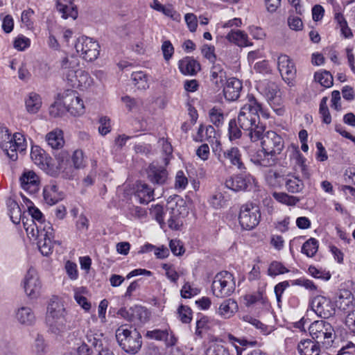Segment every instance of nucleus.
Segmentation results:
<instances>
[{"mask_svg": "<svg viewBox=\"0 0 355 355\" xmlns=\"http://www.w3.org/2000/svg\"><path fill=\"white\" fill-rule=\"evenodd\" d=\"M259 113L266 119L269 117L257 98L252 94L248 95L247 102L241 107L238 114L237 122L253 142L259 140L266 130L265 124L260 121Z\"/></svg>", "mask_w": 355, "mask_h": 355, "instance_id": "obj_1", "label": "nucleus"}, {"mask_svg": "<svg viewBox=\"0 0 355 355\" xmlns=\"http://www.w3.org/2000/svg\"><path fill=\"white\" fill-rule=\"evenodd\" d=\"M45 322L48 331L56 336H62L75 327L72 315L57 296H53L49 302Z\"/></svg>", "mask_w": 355, "mask_h": 355, "instance_id": "obj_2", "label": "nucleus"}, {"mask_svg": "<svg viewBox=\"0 0 355 355\" xmlns=\"http://www.w3.org/2000/svg\"><path fill=\"white\" fill-rule=\"evenodd\" d=\"M24 229L29 238L37 240L39 250L43 255L48 256L52 252L53 230L51 224L47 223L42 228V224L37 225L32 220L30 224L24 222Z\"/></svg>", "mask_w": 355, "mask_h": 355, "instance_id": "obj_3", "label": "nucleus"}, {"mask_svg": "<svg viewBox=\"0 0 355 355\" xmlns=\"http://www.w3.org/2000/svg\"><path fill=\"white\" fill-rule=\"evenodd\" d=\"M116 339L123 351L132 354L137 353L142 345L140 333L128 324H122L116 330Z\"/></svg>", "mask_w": 355, "mask_h": 355, "instance_id": "obj_4", "label": "nucleus"}, {"mask_svg": "<svg viewBox=\"0 0 355 355\" xmlns=\"http://www.w3.org/2000/svg\"><path fill=\"white\" fill-rule=\"evenodd\" d=\"M309 331L311 338L326 348L331 345L336 337L333 326L322 320L312 322Z\"/></svg>", "mask_w": 355, "mask_h": 355, "instance_id": "obj_5", "label": "nucleus"}, {"mask_svg": "<svg viewBox=\"0 0 355 355\" xmlns=\"http://www.w3.org/2000/svg\"><path fill=\"white\" fill-rule=\"evenodd\" d=\"M234 285L232 275L223 270L215 276L211 288L216 297L223 298L231 295L234 291Z\"/></svg>", "mask_w": 355, "mask_h": 355, "instance_id": "obj_6", "label": "nucleus"}, {"mask_svg": "<svg viewBox=\"0 0 355 355\" xmlns=\"http://www.w3.org/2000/svg\"><path fill=\"white\" fill-rule=\"evenodd\" d=\"M75 48L80 57L89 62L97 59L100 53V45L98 42L87 36L79 37L76 42Z\"/></svg>", "mask_w": 355, "mask_h": 355, "instance_id": "obj_7", "label": "nucleus"}, {"mask_svg": "<svg viewBox=\"0 0 355 355\" xmlns=\"http://www.w3.org/2000/svg\"><path fill=\"white\" fill-rule=\"evenodd\" d=\"M261 214L258 206L246 204L241 207L239 216V223L243 229H254L260 221Z\"/></svg>", "mask_w": 355, "mask_h": 355, "instance_id": "obj_8", "label": "nucleus"}, {"mask_svg": "<svg viewBox=\"0 0 355 355\" xmlns=\"http://www.w3.org/2000/svg\"><path fill=\"white\" fill-rule=\"evenodd\" d=\"M213 151L217 156L219 162L223 163L225 159H227L231 164L236 166L239 170L243 171L245 169L242 161L241 153L237 147H231L224 150L222 153L220 142L216 139V147L213 148Z\"/></svg>", "mask_w": 355, "mask_h": 355, "instance_id": "obj_9", "label": "nucleus"}, {"mask_svg": "<svg viewBox=\"0 0 355 355\" xmlns=\"http://www.w3.org/2000/svg\"><path fill=\"white\" fill-rule=\"evenodd\" d=\"M260 139L262 148L275 158L284 147L283 139L274 131H268L264 135L263 133Z\"/></svg>", "mask_w": 355, "mask_h": 355, "instance_id": "obj_10", "label": "nucleus"}, {"mask_svg": "<svg viewBox=\"0 0 355 355\" xmlns=\"http://www.w3.org/2000/svg\"><path fill=\"white\" fill-rule=\"evenodd\" d=\"M24 288L26 295L32 299L40 295L42 284L35 268L28 270L24 279Z\"/></svg>", "mask_w": 355, "mask_h": 355, "instance_id": "obj_11", "label": "nucleus"}, {"mask_svg": "<svg viewBox=\"0 0 355 355\" xmlns=\"http://www.w3.org/2000/svg\"><path fill=\"white\" fill-rule=\"evenodd\" d=\"M62 101L64 106L71 115L80 116L85 112L83 101L76 91L67 90L62 96Z\"/></svg>", "mask_w": 355, "mask_h": 355, "instance_id": "obj_12", "label": "nucleus"}, {"mask_svg": "<svg viewBox=\"0 0 355 355\" xmlns=\"http://www.w3.org/2000/svg\"><path fill=\"white\" fill-rule=\"evenodd\" d=\"M311 308L318 316L324 318H329L335 313L334 306L330 300L320 295L313 299Z\"/></svg>", "mask_w": 355, "mask_h": 355, "instance_id": "obj_13", "label": "nucleus"}, {"mask_svg": "<svg viewBox=\"0 0 355 355\" xmlns=\"http://www.w3.org/2000/svg\"><path fill=\"white\" fill-rule=\"evenodd\" d=\"M278 69L283 79L289 85L295 78L296 69L294 63L286 55H281L277 59Z\"/></svg>", "mask_w": 355, "mask_h": 355, "instance_id": "obj_14", "label": "nucleus"}, {"mask_svg": "<svg viewBox=\"0 0 355 355\" xmlns=\"http://www.w3.org/2000/svg\"><path fill=\"white\" fill-rule=\"evenodd\" d=\"M253 178L247 175H234L228 178L225 185L226 188L231 189L235 192L245 191L248 186L251 184Z\"/></svg>", "mask_w": 355, "mask_h": 355, "instance_id": "obj_15", "label": "nucleus"}, {"mask_svg": "<svg viewBox=\"0 0 355 355\" xmlns=\"http://www.w3.org/2000/svg\"><path fill=\"white\" fill-rule=\"evenodd\" d=\"M79 64V58L72 55H67L60 60V71L67 80L80 70Z\"/></svg>", "mask_w": 355, "mask_h": 355, "instance_id": "obj_16", "label": "nucleus"}, {"mask_svg": "<svg viewBox=\"0 0 355 355\" xmlns=\"http://www.w3.org/2000/svg\"><path fill=\"white\" fill-rule=\"evenodd\" d=\"M146 337L159 341H164L166 347H173L176 345L178 338L173 331L168 329H153L148 331Z\"/></svg>", "mask_w": 355, "mask_h": 355, "instance_id": "obj_17", "label": "nucleus"}, {"mask_svg": "<svg viewBox=\"0 0 355 355\" xmlns=\"http://www.w3.org/2000/svg\"><path fill=\"white\" fill-rule=\"evenodd\" d=\"M146 173L148 180L153 184L162 185L167 182L168 172L162 166L153 163L149 165Z\"/></svg>", "mask_w": 355, "mask_h": 355, "instance_id": "obj_18", "label": "nucleus"}, {"mask_svg": "<svg viewBox=\"0 0 355 355\" xmlns=\"http://www.w3.org/2000/svg\"><path fill=\"white\" fill-rule=\"evenodd\" d=\"M67 81L72 87L81 90L89 88L94 83L93 78L89 76V73L82 69L77 71Z\"/></svg>", "mask_w": 355, "mask_h": 355, "instance_id": "obj_19", "label": "nucleus"}, {"mask_svg": "<svg viewBox=\"0 0 355 355\" xmlns=\"http://www.w3.org/2000/svg\"><path fill=\"white\" fill-rule=\"evenodd\" d=\"M19 181L22 189L29 193H35L39 190V178L32 171L24 172L21 176Z\"/></svg>", "mask_w": 355, "mask_h": 355, "instance_id": "obj_20", "label": "nucleus"}, {"mask_svg": "<svg viewBox=\"0 0 355 355\" xmlns=\"http://www.w3.org/2000/svg\"><path fill=\"white\" fill-rule=\"evenodd\" d=\"M242 88V83L239 79L236 78L227 79L223 88L225 98L227 101L236 100L240 96Z\"/></svg>", "mask_w": 355, "mask_h": 355, "instance_id": "obj_21", "label": "nucleus"}, {"mask_svg": "<svg viewBox=\"0 0 355 355\" xmlns=\"http://www.w3.org/2000/svg\"><path fill=\"white\" fill-rule=\"evenodd\" d=\"M322 345L309 338L301 340L297 346L300 355H320Z\"/></svg>", "mask_w": 355, "mask_h": 355, "instance_id": "obj_22", "label": "nucleus"}, {"mask_svg": "<svg viewBox=\"0 0 355 355\" xmlns=\"http://www.w3.org/2000/svg\"><path fill=\"white\" fill-rule=\"evenodd\" d=\"M12 148H10L8 157L12 161L17 160V152H22L26 148V143L24 136L20 132H16L12 135Z\"/></svg>", "mask_w": 355, "mask_h": 355, "instance_id": "obj_23", "label": "nucleus"}, {"mask_svg": "<svg viewBox=\"0 0 355 355\" xmlns=\"http://www.w3.org/2000/svg\"><path fill=\"white\" fill-rule=\"evenodd\" d=\"M239 310L237 302L232 298L226 299L220 304L216 313L224 319L232 318Z\"/></svg>", "mask_w": 355, "mask_h": 355, "instance_id": "obj_24", "label": "nucleus"}, {"mask_svg": "<svg viewBox=\"0 0 355 355\" xmlns=\"http://www.w3.org/2000/svg\"><path fill=\"white\" fill-rule=\"evenodd\" d=\"M179 69L184 75L195 76L200 70V64L191 57H185L179 61Z\"/></svg>", "mask_w": 355, "mask_h": 355, "instance_id": "obj_25", "label": "nucleus"}, {"mask_svg": "<svg viewBox=\"0 0 355 355\" xmlns=\"http://www.w3.org/2000/svg\"><path fill=\"white\" fill-rule=\"evenodd\" d=\"M43 196L44 201L50 205L56 204L62 200L64 195L58 191V187L55 184H49L44 188Z\"/></svg>", "mask_w": 355, "mask_h": 355, "instance_id": "obj_26", "label": "nucleus"}, {"mask_svg": "<svg viewBox=\"0 0 355 355\" xmlns=\"http://www.w3.org/2000/svg\"><path fill=\"white\" fill-rule=\"evenodd\" d=\"M250 160L256 165L268 167L276 163V158L270 156L263 148L251 155Z\"/></svg>", "mask_w": 355, "mask_h": 355, "instance_id": "obj_27", "label": "nucleus"}, {"mask_svg": "<svg viewBox=\"0 0 355 355\" xmlns=\"http://www.w3.org/2000/svg\"><path fill=\"white\" fill-rule=\"evenodd\" d=\"M31 158L40 168L46 170L49 167L50 157H49L45 151L39 146L32 147Z\"/></svg>", "mask_w": 355, "mask_h": 355, "instance_id": "obj_28", "label": "nucleus"}, {"mask_svg": "<svg viewBox=\"0 0 355 355\" xmlns=\"http://www.w3.org/2000/svg\"><path fill=\"white\" fill-rule=\"evenodd\" d=\"M16 319L22 325L31 326L35 323V316L30 307L21 306L16 311Z\"/></svg>", "mask_w": 355, "mask_h": 355, "instance_id": "obj_29", "label": "nucleus"}, {"mask_svg": "<svg viewBox=\"0 0 355 355\" xmlns=\"http://www.w3.org/2000/svg\"><path fill=\"white\" fill-rule=\"evenodd\" d=\"M167 224L170 229L178 230L183 225V216L181 214L180 207H173L167 212Z\"/></svg>", "mask_w": 355, "mask_h": 355, "instance_id": "obj_30", "label": "nucleus"}, {"mask_svg": "<svg viewBox=\"0 0 355 355\" xmlns=\"http://www.w3.org/2000/svg\"><path fill=\"white\" fill-rule=\"evenodd\" d=\"M210 73L211 80L214 84L218 87L223 86L224 82L227 79V76L222 64L214 62Z\"/></svg>", "mask_w": 355, "mask_h": 355, "instance_id": "obj_31", "label": "nucleus"}, {"mask_svg": "<svg viewBox=\"0 0 355 355\" xmlns=\"http://www.w3.org/2000/svg\"><path fill=\"white\" fill-rule=\"evenodd\" d=\"M46 141L53 149L61 148L64 144L62 131L59 129L51 131L46 135Z\"/></svg>", "mask_w": 355, "mask_h": 355, "instance_id": "obj_32", "label": "nucleus"}, {"mask_svg": "<svg viewBox=\"0 0 355 355\" xmlns=\"http://www.w3.org/2000/svg\"><path fill=\"white\" fill-rule=\"evenodd\" d=\"M227 40L239 46H248L252 44L248 42V35L240 30H232L226 36Z\"/></svg>", "mask_w": 355, "mask_h": 355, "instance_id": "obj_33", "label": "nucleus"}, {"mask_svg": "<svg viewBox=\"0 0 355 355\" xmlns=\"http://www.w3.org/2000/svg\"><path fill=\"white\" fill-rule=\"evenodd\" d=\"M88 291L85 287H80L74 289V299L78 304L85 311H89L92 304L86 297Z\"/></svg>", "mask_w": 355, "mask_h": 355, "instance_id": "obj_34", "label": "nucleus"}, {"mask_svg": "<svg viewBox=\"0 0 355 355\" xmlns=\"http://www.w3.org/2000/svg\"><path fill=\"white\" fill-rule=\"evenodd\" d=\"M266 181L273 188H280L285 182L284 176L277 171L270 169L266 174Z\"/></svg>", "mask_w": 355, "mask_h": 355, "instance_id": "obj_35", "label": "nucleus"}, {"mask_svg": "<svg viewBox=\"0 0 355 355\" xmlns=\"http://www.w3.org/2000/svg\"><path fill=\"white\" fill-rule=\"evenodd\" d=\"M6 205L11 220L13 223L18 224L21 219H22L21 211L19 205L12 198H9L7 200Z\"/></svg>", "mask_w": 355, "mask_h": 355, "instance_id": "obj_36", "label": "nucleus"}, {"mask_svg": "<svg viewBox=\"0 0 355 355\" xmlns=\"http://www.w3.org/2000/svg\"><path fill=\"white\" fill-rule=\"evenodd\" d=\"M352 295L347 290L341 291L338 293L336 304L338 309L346 311L352 303Z\"/></svg>", "mask_w": 355, "mask_h": 355, "instance_id": "obj_37", "label": "nucleus"}, {"mask_svg": "<svg viewBox=\"0 0 355 355\" xmlns=\"http://www.w3.org/2000/svg\"><path fill=\"white\" fill-rule=\"evenodd\" d=\"M154 191L148 184H141L138 186L136 196L142 204L148 203L154 199Z\"/></svg>", "mask_w": 355, "mask_h": 355, "instance_id": "obj_38", "label": "nucleus"}, {"mask_svg": "<svg viewBox=\"0 0 355 355\" xmlns=\"http://www.w3.org/2000/svg\"><path fill=\"white\" fill-rule=\"evenodd\" d=\"M263 93L270 103L278 104L279 103L280 99L277 96L279 93L278 87L275 83L271 82L266 83L263 89Z\"/></svg>", "mask_w": 355, "mask_h": 355, "instance_id": "obj_39", "label": "nucleus"}, {"mask_svg": "<svg viewBox=\"0 0 355 355\" xmlns=\"http://www.w3.org/2000/svg\"><path fill=\"white\" fill-rule=\"evenodd\" d=\"M28 214L31 215V218H26V217H22V223L24 225V222H28L29 224L31 223V220L37 224V225H40L42 224V228L46 225L43 223L44 216L40 210L35 207H28Z\"/></svg>", "mask_w": 355, "mask_h": 355, "instance_id": "obj_40", "label": "nucleus"}, {"mask_svg": "<svg viewBox=\"0 0 355 355\" xmlns=\"http://www.w3.org/2000/svg\"><path fill=\"white\" fill-rule=\"evenodd\" d=\"M42 105V100L39 94L31 93L26 100V107L28 112L36 113Z\"/></svg>", "mask_w": 355, "mask_h": 355, "instance_id": "obj_41", "label": "nucleus"}, {"mask_svg": "<svg viewBox=\"0 0 355 355\" xmlns=\"http://www.w3.org/2000/svg\"><path fill=\"white\" fill-rule=\"evenodd\" d=\"M56 8L58 11L62 13V17L64 19L71 17L73 19H76L78 17L77 8L74 5L67 6L60 2H58L56 5Z\"/></svg>", "mask_w": 355, "mask_h": 355, "instance_id": "obj_42", "label": "nucleus"}, {"mask_svg": "<svg viewBox=\"0 0 355 355\" xmlns=\"http://www.w3.org/2000/svg\"><path fill=\"white\" fill-rule=\"evenodd\" d=\"M12 136L7 129L0 128V147L7 155L10 148H12Z\"/></svg>", "mask_w": 355, "mask_h": 355, "instance_id": "obj_43", "label": "nucleus"}, {"mask_svg": "<svg viewBox=\"0 0 355 355\" xmlns=\"http://www.w3.org/2000/svg\"><path fill=\"white\" fill-rule=\"evenodd\" d=\"M132 80L133 84L139 89H146L148 88V79L146 74L143 71H136L132 73Z\"/></svg>", "mask_w": 355, "mask_h": 355, "instance_id": "obj_44", "label": "nucleus"}, {"mask_svg": "<svg viewBox=\"0 0 355 355\" xmlns=\"http://www.w3.org/2000/svg\"><path fill=\"white\" fill-rule=\"evenodd\" d=\"M209 116L211 122L216 127L221 126L225 120L223 110L217 107H212L209 112Z\"/></svg>", "mask_w": 355, "mask_h": 355, "instance_id": "obj_45", "label": "nucleus"}, {"mask_svg": "<svg viewBox=\"0 0 355 355\" xmlns=\"http://www.w3.org/2000/svg\"><path fill=\"white\" fill-rule=\"evenodd\" d=\"M150 214L157 221L161 227L164 228L166 225L164 218L166 216L167 211H164L163 207L159 205L153 206L150 210Z\"/></svg>", "mask_w": 355, "mask_h": 355, "instance_id": "obj_46", "label": "nucleus"}, {"mask_svg": "<svg viewBox=\"0 0 355 355\" xmlns=\"http://www.w3.org/2000/svg\"><path fill=\"white\" fill-rule=\"evenodd\" d=\"M284 183L286 189L291 193H297L303 189L302 180L296 177L286 178Z\"/></svg>", "mask_w": 355, "mask_h": 355, "instance_id": "obj_47", "label": "nucleus"}, {"mask_svg": "<svg viewBox=\"0 0 355 355\" xmlns=\"http://www.w3.org/2000/svg\"><path fill=\"white\" fill-rule=\"evenodd\" d=\"M76 168L71 163L65 167H63L58 171H53L51 173V175L57 176L60 175L62 178L64 179H73L76 175Z\"/></svg>", "mask_w": 355, "mask_h": 355, "instance_id": "obj_48", "label": "nucleus"}, {"mask_svg": "<svg viewBox=\"0 0 355 355\" xmlns=\"http://www.w3.org/2000/svg\"><path fill=\"white\" fill-rule=\"evenodd\" d=\"M132 315L133 316V321L135 320H139L140 322H146L148 318V312L146 309L141 306H135L130 308Z\"/></svg>", "mask_w": 355, "mask_h": 355, "instance_id": "obj_49", "label": "nucleus"}, {"mask_svg": "<svg viewBox=\"0 0 355 355\" xmlns=\"http://www.w3.org/2000/svg\"><path fill=\"white\" fill-rule=\"evenodd\" d=\"M318 242L315 239H309L303 244L302 252L309 257H313L318 251Z\"/></svg>", "mask_w": 355, "mask_h": 355, "instance_id": "obj_50", "label": "nucleus"}, {"mask_svg": "<svg viewBox=\"0 0 355 355\" xmlns=\"http://www.w3.org/2000/svg\"><path fill=\"white\" fill-rule=\"evenodd\" d=\"M244 300L245 302V305L247 306H250L259 302H261L263 304H265L266 298L264 297L263 292L259 291L253 294L245 295L244 296Z\"/></svg>", "mask_w": 355, "mask_h": 355, "instance_id": "obj_51", "label": "nucleus"}, {"mask_svg": "<svg viewBox=\"0 0 355 355\" xmlns=\"http://www.w3.org/2000/svg\"><path fill=\"white\" fill-rule=\"evenodd\" d=\"M205 355H231L229 349L222 345L211 344L206 350Z\"/></svg>", "mask_w": 355, "mask_h": 355, "instance_id": "obj_52", "label": "nucleus"}, {"mask_svg": "<svg viewBox=\"0 0 355 355\" xmlns=\"http://www.w3.org/2000/svg\"><path fill=\"white\" fill-rule=\"evenodd\" d=\"M315 79L320 83V84L325 87H329L333 85V77L331 74L327 71L315 73Z\"/></svg>", "mask_w": 355, "mask_h": 355, "instance_id": "obj_53", "label": "nucleus"}, {"mask_svg": "<svg viewBox=\"0 0 355 355\" xmlns=\"http://www.w3.org/2000/svg\"><path fill=\"white\" fill-rule=\"evenodd\" d=\"M141 251L144 252H153L154 254L159 259H163L168 256V250L166 248H155V246L148 244L145 245Z\"/></svg>", "mask_w": 355, "mask_h": 355, "instance_id": "obj_54", "label": "nucleus"}, {"mask_svg": "<svg viewBox=\"0 0 355 355\" xmlns=\"http://www.w3.org/2000/svg\"><path fill=\"white\" fill-rule=\"evenodd\" d=\"M215 130L213 126L208 125L205 128L201 125L198 131V137L200 141L209 140L214 138Z\"/></svg>", "mask_w": 355, "mask_h": 355, "instance_id": "obj_55", "label": "nucleus"}, {"mask_svg": "<svg viewBox=\"0 0 355 355\" xmlns=\"http://www.w3.org/2000/svg\"><path fill=\"white\" fill-rule=\"evenodd\" d=\"M273 197L279 202L287 205H295L299 199L295 196H288L285 193H273Z\"/></svg>", "mask_w": 355, "mask_h": 355, "instance_id": "obj_56", "label": "nucleus"}, {"mask_svg": "<svg viewBox=\"0 0 355 355\" xmlns=\"http://www.w3.org/2000/svg\"><path fill=\"white\" fill-rule=\"evenodd\" d=\"M238 125L236 119H232L229 122L228 134L230 140L237 139L241 137V128Z\"/></svg>", "mask_w": 355, "mask_h": 355, "instance_id": "obj_57", "label": "nucleus"}, {"mask_svg": "<svg viewBox=\"0 0 355 355\" xmlns=\"http://www.w3.org/2000/svg\"><path fill=\"white\" fill-rule=\"evenodd\" d=\"M57 161L56 170L58 171L63 167L67 166L71 163V156L67 151H61L55 155Z\"/></svg>", "mask_w": 355, "mask_h": 355, "instance_id": "obj_58", "label": "nucleus"}, {"mask_svg": "<svg viewBox=\"0 0 355 355\" xmlns=\"http://www.w3.org/2000/svg\"><path fill=\"white\" fill-rule=\"evenodd\" d=\"M309 274L314 278L328 280L331 277L329 271L324 268H308Z\"/></svg>", "mask_w": 355, "mask_h": 355, "instance_id": "obj_59", "label": "nucleus"}, {"mask_svg": "<svg viewBox=\"0 0 355 355\" xmlns=\"http://www.w3.org/2000/svg\"><path fill=\"white\" fill-rule=\"evenodd\" d=\"M178 314L180 320L183 323H189L191 320V310L189 307L181 305L178 309Z\"/></svg>", "mask_w": 355, "mask_h": 355, "instance_id": "obj_60", "label": "nucleus"}, {"mask_svg": "<svg viewBox=\"0 0 355 355\" xmlns=\"http://www.w3.org/2000/svg\"><path fill=\"white\" fill-rule=\"evenodd\" d=\"M71 164L76 168H80L85 166L84 164V157L82 150H75L71 158Z\"/></svg>", "mask_w": 355, "mask_h": 355, "instance_id": "obj_61", "label": "nucleus"}, {"mask_svg": "<svg viewBox=\"0 0 355 355\" xmlns=\"http://www.w3.org/2000/svg\"><path fill=\"white\" fill-rule=\"evenodd\" d=\"M214 51V46L208 44H204L201 49L202 55L212 63L215 62L216 58Z\"/></svg>", "mask_w": 355, "mask_h": 355, "instance_id": "obj_62", "label": "nucleus"}, {"mask_svg": "<svg viewBox=\"0 0 355 355\" xmlns=\"http://www.w3.org/2000/svg\"><path fill=\"white\" fill-rule=\"evenodd\" d=\"M46 345L42 336L37 335L33 346V350L37 355H43L45 352Z\"/></svg>", "mask_w": 355, "mask_h": 355, "instance_id": "obj_63", "label": "nucleus"}, {"mask_svg": "<svg viewBox=\"0 0 355 355\" xmlns=\"http://www.w3.org/2000/svg\"><path fill=\"white\" fill-rule=\"evenodd\" d=\"M199 290L196 288H192L191 286L187 283L181 289V296L184 298H190L196 295L199 293Z\"/></svg>", "mask_w": 355, "mask_h": 355, "instance_id": "obj_64", "label": "nucleus"}]
</instances>
